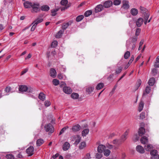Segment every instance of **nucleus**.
<instances>
[{
	"mask_svg": "<svg viewBox=\"0 0 159 159\" xmlns=\"http://www.w3.org/2000/svg\"><path fill=\"white\" fill-rule=\"evenodd\" d=\"M34 149L33 147L31 146L26 149V152L28 154V156H30L34 154Z\"/></svg>",
	"mask_w": 159,
	"mask_h": 159,
	"instance_id": "423d86ee",
	"label": "nucleus"
},
{
	"mask_svg": "<svg viewBox=\"0 0 159 159\" xmlns=\"http://www.w3.org/2000/svg\"><path fill=\"white\" fill-rule=\"evenodd\" d=\"M17 152H12L14 154L13 155L12 154H11V159H15V156H16L17 157L19 158H22L23 157L22 155L20 153H18L17 154H15V153Z\"/></svg>",
	"mask_w": 159,
	"mask_h": 159,
	"instance_id": "dca6fc26",
	"label": "nucleus"
},
{
	"mask_svg": "<svg viewBox=\"0 0 159 159\" xmlns=\"http://www.w3.org/2000/svg\"><path fill=\"white\" fill-rule=\"evenodd\" d=\"M94 87L90 86L87 87L86 89V92L89 94L91 93L93 90Z\"/></svg>",
	"mask_w": 159,
	"mask_h": 159,
	"instance_id": "393cba45",
	"label": "nucleus"
},
{
	"mask_svg": "<svg viewBox=\"0 0 159 159\" xmlns=\"http://www.w3.org/2000/svg\"><path fill=\"white\" fill-rule=\"evenodd\" d=\"M136 149L138 152L140 153L143 154L145 152L144 148L141 146L139 145H137L136 147Z\"/></svg>",
	"mask_w": 159,
	"mask_h": 159,
	"instance_id": "9d476101",
	"label": "nucleus"
},
{
	"mask_svg": "<svg viewBox=\"0 0 159 159\" xmlns=\"http://www.w3.org/2000/svg\"><path fill=\"white\" fill-rule=\"evenodd\" d=\"M140 119H143L145 118V113L144 112H142L140 115Z\"/></svg>",
	"mask_w": 159,
	"mask_h": 159,
	"instance_id": "864d4df0",
	"label": "nucleus"
},
{
	"mask_svg": "<svg viewBox=\"0 0 159 159\" xmlns=\"http://www.w3.org/2000/svg\"><path fill=\"white\" fill-rule=\"evenodd\" d=\"M143 19L142 18H139L136 22V25L138 27H140L143 24Z\"/></svg>",
	"mask_w": 159,
	"mask_h": 159,
	"instance_id": "a211bd4d",
	"label": "nucleus"
},
{
	"mask_svg": "<svg viewBox=\"0 0 159 159\" xmlns=\"http://www.w3.org/2000/svg\"><path fill=\"white\" fill-rule=\"evenodd\" d=\"M58 78L60 80H65L66 79V77L65 75L60 73L58 75Z\"/></svg>",
	"mask_w": 159,
	"mask_h": 159,
	"instance_id": "f704fd0d",
	"label": "nucleus"
},
{
	"mask_svg": "<svg viewBox=\"0 0 159 159\" xmlns=\"http://www.w3.org/2000/svg\"><path fill=\"white\" fill-rule=\"evenodd\" d=\"M68 128V127H65L63 128L61 130V131L60 132L59 134H62Z\"/></svg>",
	"mask_w": 159,
	"mask_h": 159,
	"instance_id": "052dcab7",
	"label": "nucleus"
},
{
	"mask_svg": "<svg viewBox=\"0 0 159 159\" xmlns=\"http://www.w3.org/2000/svg\"><path fill=\"white\" fill-rule=\"evenodd\" d=\"M113 75H110L107 78V79L109 81L112 80L113 79Z\"/></svg>",
	"mask_w": 159,
	"mask_h": 159,
	"instance_id": "774afa93",
	"label": "nucleus"
},
{
	"mask_svg": "<svg viewBox=\"0 0 159 159\" xmlns=\"http://www.w3.org/2000/svg\"><path fill=\"white\" fill-rule=\"evenodd\" d=\"M27 89L28 87L25 85H21L19 87V90L21 93L26 92Z\"/></svg>",
	"mask_w": 159,
	"mask_h": 159,
	"instance_id": "ddd939ff",
	"label": "nucleus"
},
{
	"mask_svg": "<svg viewBox=\"0 0 159 159\" xmlns=\"http://www.w3.org/2000/svg\"><path fill=\"white\" fill-rule=\"evenodd\" d=\"M57 44L58 42L56 40H54L52 43L51 44V47L52 48H55L57 46Z\"/></svg>",
	"mask_w": 159,
	"mask_h": 159,
	"instance_id": "09e8293b",
	"label": "nucleus"
},
{
	"mask_svg": "<svg viewBox=\"0 0 159 159\" xmlns=\"http://www.w3.org/2000/svg\"><path fill=\"white\" fill-rule=\"evenodd\" d=\"M81 129V126L79 124L73 126L72 130L73 132H76L79 131Z\"/></svg>",
	"mask_w": 159,
	"mask_h": 159,
	"instance_id": "2eb2a0df",
	"label": "nucleus"
},
{
	"mask_svg": "<svg viewBox=\"0 0 159 159\" xmlns=\"http://www.w3.org/2000/svg\"><path fill=\"white\" fill-rule=\"evenodd\" d=\"M39 98L41 100L44 101L45 99V95L42 93H40L39 96Z\"/></svg>",
	"mask_w": 159,
	"mask_h": 159,
	"instance_id": "c756f323",
	"label": "nucleus"
},
{
	"mask_svg": "<svg viewBox=\"0 0 159 159\" xmlns=\"http://www.w3.org/2000/svg\"><path fill=\"white\" fill-rule=\"evenodd\" d=\"M79 94L76 93H73L71 95V97L74 99H76L79 97Z\"/></svg>",
	"mask_w": 159,
	"mask_h": 159,
	"instance_id": "37998d69",
	"label": "nucleus"
},
{
	"mask_svg": "<svg viewBox=\"0 0 159 159\" xmlns=\"http://www.w3.org/2000/svg\"><path fill=\"white\" fill-rule=\"evenodd\" d=\"M84 16L83 15H80L78 16L76 19L77 22H79L81 20L84 18Z\"/></svg>",
	"mask_w": 159,
	"mask_h": 159,
	"instance_id": "c03bdc74",
	"label": "nucleus"
},
{
	"mask_svg": "<svg viewBox=\"0 0 159 159\" xmlns=\"http://www.w3.org/2000/svg\"><path fill=\"white\" fill-rule=\"evenodd\" d=\"M104 86V84L102 83H99L97 86L96 89L97 90H99L102 88Z\"/></svg>",
	"mask_w": 159,
	"mask_h": 159,
	"instance_id": "58836bf2",
	"label": "nucleus"
},
{
	"mask_svg": "<svg viewBox=\"0 0 159 159\" xmlns=\"http://www.w3.org/2000/svg\"><path fill=\"white\" fill-rule=\"evenodd\" d=\"M111 153V152L110 150L108 149H105L104 150V155L106 156L107 157Z\"/></svg>",
	"mask_w": 159,
	"mask_h": 159,
	"instance_id": "e433bc0d",
	"label": "nucleus"
},
{
	"mask_svg": "<svg viewBox=\"0 0 159 159\" xmlns=\"http://www.w3.org/2000/svg\"><path fill=\"white\" fill-rule=\"evenodd\" d=\"M131 14L133 16L136 15L138 13V10L135 8L132 9L130 10Z\"/></svg>",
	"mask_w": 159,
	"mask_h": 159,
	"instance_id": "bb28decb",
	"label": "nucleus"
},
{
	"mask_svg": "<svg viewBox=\"0 0 159 159\" xmlns=\"http://www.w3.org/2000/svg\"><path fill=\"white\" fill-rule=\"evenodd\" d=\"M5 91L6 93V95H9L10 91V87H7L5 89Z\"/></svg>",
	"mask_w": 159,
	"mask_h": 159,
	"instance_id": "603ef678",
	"label": "nucleus"
},
{
	"mask_svg": "<svg viewBox=\"0 0 159 159\" xmlns=\"http://www.w3.org/2000/svg\"><path fill=\"white\" fill-rule=\"evenodd\" d=\"M44 141L43 139H38L36 142V144L37 146H40L42 144Z\"/></svg>",
	"mask_w": 159,
	"mask_h": 159,
	"instance_id": "2f4dec72",
	"label": "nucleus"
},
{
	"mask_svg": "<svg viewBox=\"0 0 159 159\" xmlns=\"http://www.w3.org/2000/svg\"><path fill=\"white\" fill-rule=\"evenodd\" d=\"M67 3L68 1L67 0H62L61 2V4L64 6H66Z\"/></svg>",
	"mask_w": 159,
	"mask_h": 159,
	"instance_id": "8fccbe9b",
	"label": "nucleus"
},
{
	"mask_svg": "<svg viewBox=\"0 0 159 159\" xmlns=\"http://www.w3.org/2000/svg\"><path fill=\"white\" fill-rule=\"evenodd\" d=\"M71 22H69L66 23H64L63 24L62 26V30L64 31L70 25H71Z\"/></svg>",
	"mask_w": 159,
	"mask_h": 159,
	"instance_id": "a878e982",
	"label": "nucleus"
},
{
	"mask_svg": "<svg viewBox=\"0 0 159 159\" xmlns=\"http://www.w3.org/2000/svg\"><path fill=\"white\" fill-rule=\"evenodd\" d=\"M154 66L156 68L159 67V56H157L156 59Z\"/></svg>",
	"mask_w": 159,
	"mask_h": 159,
	"instance_id": "72a5a7b5",
	"label": "nucleus"
},
{
	"mask_svg": "<svg viewBox=\"0 0 159 159\" xmlns=\"http://www.w3.org/2000/svg\"><path fill=\"white\" fill-rule=\"evenodd\" d=\"M50 76L53 77L55 78L56 77L57 72L55 69L51 68L50 71Z\"/></svg>",
	"mask_w": 159,
	"mask_h": 159,
	"instance_id": "4be33fe9",
	"label": "nucleus"
},
{
	"mask_svg": "<svg viewBox=\"0 0 159 159\" xmlns=\"http://www.w3.org/2000/svg\"><path fill=\"white\" fill-rule=\"evenodd\" d=\"M122 68L121 67H120L118 68V69L116 70V74H120L122 71Z\"/></svg>",
	"mask_w": 159,
	"mask_h": 159,
	"instance_id": "5fc2aeb1",
	"label": "nucleus"
},
{
	"mask_svg": "<svg viewBox=\"0 0 159 159\" xmlns=\"http://www.w3.org/2000/svg\"><path fill=\"white\" fill-rule=\"evenodd\" d=\"M102 156V154L98 153L96 154V157L98 159H100L101 158Z\"/></svg>",
	"mask_w": 159,
	"mask_h": 159,
	"instance_id": "e2e57ef3",
	"label": "nucleus"
},
{
	"mask_svg": "<svg viewBox=\"0 0 159 159\" xmlns=\"http://www.w3.org/2000/svg\"><path fill=\"white\" fill-rule=\"evenodd\" d=\"M144 15L145 16V17L144 18L145 20H148L149 15L148 13H145Z\"/></svg>",
	"mask_w": 159,
	"mask_h": 159,
	"instance_id": "69168bd1",
	"label": "nucleus"
},
{
	"mask_svg": "<svg viewBox=\"0 0 159 159\" xmlns=\"http://www.w3.org/2000/svg\"><path fill=\"white\" fill-rule=\"evenodd\" d=\"M71 139L72 141H75V143L77 145L80 142L81 140V137L79 135H75L72 136Z\"/></svg>",
	"mask_w": 159,
	"mask_h": 159,
	"instance_id": "39448f33",
	"label": "nucleus"
},
{
	"mask_svg": "<svg viewBox=\"0 0 159 159\" xmlns=\"http://www.w3.org/2000/svg\"><path fill=\"white\" fill-rule=\"evenodd\" d=\"M36 25L34 24L33 25V26L32 27L31 29V30L32 31H34L36 28Z\"/></svg>",
	"mask_w": 159,
	"mask_h": 159,
	"instance_id": "338daca9",
	"label": "nucleus"
},
{
	"mask_svg": "<svg viewBox=\"0 0 159 159\" xmlns=\"http://www.w3.org/2000/svg\"><path fill=\"white\" fill-rule=\"evenodd\" d=\"M151 87L149 86H147L146 89L145 91L144 92L143 94V96H145L146 94L149 93L151 91Z\"/></svg>",
	"mask_w": 159,
	"mask_h": 159,
	"instance_id": "5701e85b",
	"label": "nucleus"
},
{
	"mask_svg": "<svg viewBox=\"0 0 159 159\" xmlns=\"http://www.w3.org/2000/svg\"><path fill=\"white\" fill-rule=\"evenodd\" d=\"M144 107V103L142 101H141L139 104L138 111L139 112L141 111L143 109Z\"/></svg>",
	"mask_w": 159,
	"mask_h": 159,
	"instance_id": "c85d7f7f",
	"label": "nucleus"
},
{
	"mask_svg": "<svg viewBox=\"0 0 159 159\" xmlns=\"http://www.w3.org/2000/svg\"><path fill=\"white\" fill-rule=\"evenodd\" d=\"M28 70V68H25L21 72V75H23L26 72H27Z\"/></svg>",
	"mask_w": 159,
	"mask_h": 159,
	"instance_id": "6e6d98bb",
	"label": "nucleus"
},
{
	"mask_svg": "<svg viewBox=\"0 0 159 159\" xmlns=\"http://www.w3.org/2000/svg\"><path fill=\"white\" fill-rule=\"evenodd\" d=\"M120 0H114L113 1V4L116 6L119 5L121 3Z\"/></svg>",
	"mask_w": 159,
	"mask_h": 159,
	"instance_id": "de8ad7c7",
	"label": "nucleus"
},
{
	"mask_svg": "<svg viewBox=\"0 0 159 159\" xmlns=\"http://www.w3.org/2000/svg\"><path fill=\"white\" fill-rule=\"evenodd\" d=\"M89 132V130L88 129H84L82 132V135L83 136H85Z\"/></svg>",
	"mask_w": 159,
	"mask_h": 159,
	"instance_id": "473e14b6",
	"label": "nucleus"
},
{
	"mask_svg": "<svg viewBox=\"0 0 159 159\" xmlns=\"http://www.w3.org/2000/svg\"><path fill=\"white\" fill-rule=\"evenodd\" d=\"M137 40V37H134L130 38L128 41H130L131 43H134L135 45Z\"/></svg>",
	"mask_w": 159,
	"mask_h": 159,
	"instance_id": "b1692460",
	"label": "nucleus"
},
{
	"mask_svg": "<svg viewBox=\"0 0 159 159\" xmlns=\"http://www.w3.org/2000/svg\"><path fill=\"white\" fill-rule=\"evenodd\" d=\"M64 32V30H59L56 34V37L57 38H60L61 37L62 34Z\"/></svg>",
	"mask_w": 159,
	"mask_h": 159,
	"instance_id": "7c9ffc66",
	"label": "nucleus"
},
{
	"mask_svg": "<svg viewBox=\"0 0 159 159\" xmlns=\"http://www.w3.org/2000/svg\"><path fill=\"white\" fill-rule=\"evenodd\" d=\"M155 82V79L154 78H151L148 82V84L150 86H153Z\"/></svg>",
	"mask_w": 159,
	"mask_h": 159,
	"instance_id": "cd10ccee",
	"label": "nucleus"
},
{
	"mask_svg": "<svg viewBox=\"0 0 159 159\" xmlns=\"http://www.w3.org/2000/svg\"><path fill=\"white\" fill-rule=\"evenodd\" d=\"M141 31V29L139 28H138L137 29L136 32H135V35L136 36H138Z\"/></svg>",
	"mask_w": 159,
	"mask_h": 159,
	"instance_id": "680f3d73",
	"label": "nucleus"
},
{
	"mask_svg": "<svg viewBox=\"0 0 159 159\" xmlns=\"http://www.w3.org/2000/svg\"><path fill=\"white\" fill-rule=\"evenodd\" d=\"M126 46L127 49L128 50H130V49L133 50L135 48V45L131 43L129 41H126Z\"/></svg>",
	"mask_w": 159,
	"mask_h": 159,
	"instance_id": "20e7f679",
	"label": "nucleus"
},
{
	"mask_svg": "<svg viewBox=\"0 0 159 159\" xmlns=\"http://www.w3.org/2000/svg\"><path fill=\"white\" fill-rule=\"evenodd\" d=\"M43 21V19L40 18H38L34 21V23L37 25L38 24L41 22Z\"/></svg>",
	"mask_w": 159,
	"mask_h": 159,
	"instance_id": "a19ab883",
	"label": "nucleus"
},
{
	"mask_svg": "<svg viewBox=\"0 0 159 159\" xmlns=\"http://www.w3.org/2000/svg\"><path fill=\"white\" fill-rule=\"evenodd\" d=\"M129 129H127L121 137L120 139H115L113 140V143L114 144H119L124 142L127 139V135L129 133Z\"/></svg>",
	"mask_w": 159,
	"mask_h": 159,
	"instance_id": "f257e3e1",
	"label": "nucleus"
},
{
	"mask_svg": "<svg viewBox=\"0 0 159 159\" xmlns=\"http://www.w3.org/2000/svg\"><path fill=\"white\" fill-rule=\"evenodd\" d=\"M63 91L66 94H70L72 92V90L70 87L65 86L63 88Z\"/></svg>",
	"mask_w": 159,
	"mask_h": 159,
	"instance_id": "9b49d317",
	"label": "nucleus"
},
{
	"mask_svg": "<svg viewBox=\"0 0 159 159\" xmlns=\"http://www.w3.org/2000/svg\"><path fill=\"white\" fill-rule=\"evenodd\" d=\"M41 9L42 11H47L49 10V7L47 5H44L41 7Z\"/></svg>",
	"mask_w": 159,
	"mask_h": 159,
	"instance_id": "4c0bfd02",
	"label": "nucleus"
},
{
	"mask_svg": "<svg viewBox=\"0 0 159 159\" xmlns=\"http://www.w3.org/2000/svg\"><path fill=\"white\" fill-rule=\"evenodd\" d=\"M51 104V102L48 100L44 102V105L46 107H48Z\"/></svg>",
	"mask_w": 159,
	"mask_h": 159,
	"instance_id": "3c124183",
	"label": "nucleus"
},
{
	"mask_svg": "<svg viewBox=\"0 0 159 159\" xmlns=\"http://www.w3.org/2000/svg\"><path fill=\"white\" fill-rule=\"evenodd\" d=\"M152 75L155 76L157 74V70L155 68H153L152 70Z\"/></svg>",
	"mask_w": 159,
	"mask_h": 159,
	"instance_id": "4d7b16f0",
	"label": "nucleus"
},
{
	"mask_svg": "<svg viewBox=\"0 0 159 159\" xmlns=\"http://www.w3.org/2000/svg\"><path fill=\"white\" fill-rule=\"evenodd\" d=\"M103 9V6L100 4L98 5L95 8V13H98L101 11Z\"/></svg>",
	"mask_w": 159,
	"mask_h": 159,
	"instance_id": "f8f14e48",
	"label": "nucleus"
},
{
	"mask_svg": "<svg viewBox=\"0 0 159 159\" xmlns=\"http://www.w3.org/2000/svg\"><path fill=\"white\" fill-rule=\"evenodd\" d=\"M141 84V80H139L138 81V84L137 85H136V86L135 87V91H136L138 89L139 87L140 86Z\"/></svg>",
	"mask_w": 159,
	"mask_h": 159,
	"instance_id": "13d9d810",
	"label": "nucleus"
},
{
	"mask_svg": "<svg viewBox=\"0 0 159 159\" xmlns=\"http://www.w3.org/2000/svg\"><path fill=\"white\" fill-rule=\"evenodd\" d=\"M86 146V143L85 142H81V143L80 144L79 146V148L80 149H83Z\"/></svg>",
	"mask_w": 159,
	"mask_h": 159,
	"instance_id": "ea45409f",
	"label": "nucleus"
},
{
	"mask_svg": "<svg viewBox=\"0 0 159 159\" xmlns=\"http://www.w3.org/2000/svg\"><path fill=\"white\" fill-rule=\"evenodd\" d=\"M44 129L46 132H49L52 133L54 132V128L51 124L46 125L44 126Z\"/></svg>",
	"mask_w": 159,
	"mask_h": 159,
	"instance_id": "7ed1b4c3",
	"label": "nucleus"
},
{
	"mask_svg": "<svg viewBox=\"0 0 159 159\" xmlns=\"http://www.w3.org/2000/svg\"><path fill=\"white\" fill-rule=\"evenodd\" d=\"M123 5L121 7V9H123L127 10L129 8V2L127 0H124L122 1Z\"/></svg>",
	"mask_w": 159,
	"mask_h": 159,
	"instance_id": "1a4fd4ad",
	"label": "nucleus"
},
{
	"mask_svg": "<svg viewBox=\"0 0 159 159\" xmlns=\"http://www.w3.org/2000/svg\"><path fill=\"white\" fill-rule=\"evenodd\" d=\"M140 9L142 13H144L146 11V9L141 6L140 7Z\"/></svg>",
	"mask_w": 159,
	"mask_h": 159,
	"instance_id": "0e129e2a",
	"label": "nucleus"
},
{
	"mask_svg": "<svg viewBox=\"0 0 159 159\" xmlns=\"http://www.w3.org/2000/svg\"><path fill=\"white\" fill-rule=\"evenodd\" d=\"M106 148V147L105 145L101 144L98 146V151L99 153H102Z\"/></svg>",
	"mask_w": 159,
	"mask_h": 159,
	"instance_id": "4468645a",
	"label": "nucleus"
},
{
	"mask_svg": "<svg viewBox=\"0 0 159 159\" xmlns=\"http://www.w3.org/2000/svg\"><path fill=\"white\" fill-rule=\"evenodd\" d=\"M144 125V124L143 123H141L140 124L141 127L139 128L138 132L140 136H142L145 132V129L143 127Z\"/></svg>",
	"mask_w": 159,
	"mask_h": 159,
	"instance_id": "0eeeda50",
	"label": "nucleus"
},
{
	"mask_svg": "<svg viewBox=\"0 0 159 159\" xmlns=\"http://www.w3.org/2000/svg\"><path fill=\"white\" fill-rule=\"evenodd\" d=\"M152 146L150 144H148L147 146H145V149L148 151H151L152 148Z\"/></svg>",
	"mask_w": 159,
	"mask_h": 159,
	"instance_id": "c9c22d12",
	"label": "nucleus"
},
{
	"mask_svg": "<svg viewBox=\"0 0 159 159\" xmlns=\"http://www.w3.org/2000/svg\"><path fill=\"white\" fill-rule=\"evenodd\" d=\"M92 13V10H88L86 11L84 14V16L85 17H88Z\"/></svg>",
	"mask_w": 159,
	"mask_h": 159,
	"instance_id": "79ce46f5",
	"label": "nucleus"
},
{
	"mask_svg": "<svg viewBox=\"0 0 159 159\" xmlns=\"http://www.w3.org/2000/svg\"><path fill=\"white\" fill-rule=\"evenodd\" d=\"M34 89L31 87H28V89L26 91L29 93H32L33 92Z\"/></svg>",
	"mask_w": 159,
	"mask_h": 159,
	"instance_id": "bf43d9fd",
	"label": "nucleus"
},
{
	"mask_svg": "<svg viewBox=\"0 0 159 159\" xmlns=\"http://www.w3.org/2000/svg\"><path fill=\"white\" fill-rule=\"evenodd\" d=\"M150 154L152 156V159H159V155H158L156 150H153L150 152Z\"/></svg>",
	"mask_w": 159,
	"mask_h": 159,
	"instance_id": "6e6552de",
	"label": "nucleus"
},
{
	"mask_svg": "<svg viewBox=\"0 0 159 159\" xmlns=\"http://www.w3.org/2000/svg\"><path fill=\"white\" fill-rule=\"evenodd\" d=\"M112 4L113 3L112 1H107L104 3L103 6L105 8H108L111 6Z\"/></svg>",
	"mask_w": 159,
	"mask_h": 159,
	"instance_id": "f3484780",
	"label": "nucleus"
},
{
	"mask_svg": "<svg viewBox=\"0 0 159 159\" xmlns=\"http://www.w3.org/2000/svg\"><path fill=\"white\" fill-rule=\"evenodd\" d=\"M33 3L30 2L28 1H26L24 3V5L25 8H26L31 7Z\"/></svg>",
	"mask_w": 159,
	"mask_h": 159,
	"instance_id": "aec40b11",
	"label": "nucleus"
},
{
	"mask_svg": "<svg viewBox=\"0 0 159 159\" xmlns=\"http://www.w3.org/2000/svg\"><path fill=\"white\" fill-rule=\"evenodd\" d=\"M130 55V52L129 51H127L125 52V53L124 55V58L125 59H127L128 58V57H129V56Z\"/></svg>",
	"mask_w": 159,
	"mask_h": 159,
	"instance_id": "49530a36",
	"label": "nucleus"
},
{
	"mask_svg": "<svg viewBox=\"0 0 159 159\" xmlns=\"http://www.w3.org/2000/svg\"><path fill=\"white\" fill-rule=\"evenodd\" d=\"M140 141L142 143L145 144L148 142V137L146 136H143L142 137Z\"/></svg>",
	"mask_w": 159,
	"mask_h": 159,
	"instance_id": "6ab92c4d",
	"label": "nucleus"
},
{
	"mask_svg": "<svg viewBox=\"0 0 159 159\" xmlns=\"http://www.w3.org/2000/svg\"><path fill=\"white\" fill-rule=\"evenodd\" d=\"M31 7V11L33 13H36L40 11V5L38 3H33Z\"/></svg>",
	"mask_w": 159,
	"mask_h": 159,
	"instance_id": "f03ea898",
	"label": "nucleus"
},
{
	"mask_svg": "<svg viewBox=\"0 0 159 159\" xmlns=\"http://www.w3.org/2000/svg\"><path fill=\"white\" fill-rule=\"evenodd\" d=\"M70 147V143L68 142H66L63 145V149L64 151H66L69 149Z\"/></svg>",
	"mask_w": 159,
	"mask_h": 159,
	"instance_id": "412c9836",
	"label": "nucleus"
},
{
	"mask_svg": "<svg viewBox=\"0 0 159 159\" xmlns=\"http://www.w3.org/2000/svg\"><path fill=\"white\" fill-rule=\"evenodd\" d=\"M52 83L55 86L58 85L59 84V81L57 79H54L52 80Z\"/></svg>",
	"mask_w": 159,
	"mask_h": 159,
	"instance_id": "a18cd8bd",
	"label": "nucleus"
}]
</instances>
